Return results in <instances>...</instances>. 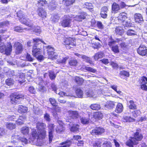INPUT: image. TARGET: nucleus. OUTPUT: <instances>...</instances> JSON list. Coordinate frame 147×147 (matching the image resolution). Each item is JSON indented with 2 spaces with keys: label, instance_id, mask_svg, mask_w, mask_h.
Listing matches in <instances>:
<instances>
[{
  "label": "nucleus",
  "instance_id": "f257e3e1",
  "mask_svg": "<svg viewBox=\"0 0 147 147\" xmlns=\"http://www.w3.org/2000/svg\"><path fill=\"white\" fill-rule=\"evenodd\" d=\"M143 136L141 133V129L138 128L134 133V137L130 138L126 142V145L131 147H133V145H136L138 143L139 141L142 140Z\"/></svg>",
  "mask_w": 147,
  "mask_h": 147
},
{
  "label": "nucleus",
  "instance_id": "f03ea898",
  "mask_svg": "<svg viewBox=\"0 0 147 147\" xmlns=\"http://www.w3.org/2000/svg\"><path fill=\"white\" fill-rule=\"evenodd\" d=\"M12 50V46L10 42L5 45L3 42H0V52L7 55H9Z\"/></svg>",
  "mask_w": 147,
  "mask_h": 147
},
{
  "label": "nucleus",
  "instance_id": "7ed1b4c3",
  "mask_svg": "<svg viewBox=\"0 0 147 147\" xmlns=\"http://www.w3.org/2000/svg\"><path fill=\"white\" fill-rule=\"evenodd\" d=\"M39 42H41L43 43L46 44V43L43 41L39 38H36L33 39V42L34 43L32 52L33 55L34 57L37 56V55L40 54V48H38V47L36 46L39 44Z\"/></svg>",
  "mask_w": 147,
  "mask_h": 147
},
{
  "label": "nucleus",
  "instance_id": "20e7f679",
  "mask_svg": "<svg viewBox=\"0 0 147 147\" xmlns=\"http://www.w3.org/2000/svg\"><path fill=\"white\" fill-rule=\"evenodd\" d=\"M36 128L40 132V135L42 137H45L46 131L45 128L46 125L44 123L37 122L36 123Z\"/></svg>",
  "mask_w": 147,
  "mask_h": 147
},
{
  "label": "nucleus",
  "instance_id": "39448f33",
  "mask_svg": "<svg viewBox=\"0 0 147 147\" xmlns=\"http://www.w3.org/2000/svg\"><path fill=\"white\" fill-rule=\"evenodd\" d=\"M39 131L38 130V132L35 129H32L31 134L32 138H29V142L32 144H34L35 141L38 138H44L45 137H42L40 135V132H39Z\"/></svg>",
  "mask_w": 147,
  "mask_h": 147
},
{
  "label": "nucleus",
  "instance_id": "423d86ee",
  "mask_svg": "<svg viewBox=\"0 0 147 147\" xmlns=\"http://www.w3.org/2000/svg\"><path fill=\"white\" fill-rule=\"evenodd\" d=\"M12 140L11 141V143L13 144H16L17 142L16 140H17L18 141H21V142H24L26 144L27 142V140L26 138L20 137L18 136L13 135L11 137Z\"/></svg>",
  "mask_w": 147,
  "mask_h": 147
},
{
  "label": "nucleus",
  "instance_id": "0eeeda50",
  "mask_svg": "<svg viewBox=\"0 0 147 147\" xmlns=\"http://www.w3.org/2000/svg\"><path fill=\"white\" fill-rule=\"evenodd\" d=\"M24 95L23 94H13L11 96V102L12 104L16 103L17 100L19 98H24Z\"/></svg>",
  "mask_w": 147,
  "mask_h": 147
},
{
  "label": "nucleus",
  "instance_id": "6e6552de",
  "mask_svg": "<svg viewBox=\"0 0 147 147\" xmlns=\"http://www.w3.org/2000/svg\"><path fill=\"white\" fill-rule=\"evenodd\" d=\"M64 45H67L70 48L73 46H75L76 45L75 39L74 38H67L64 41Z\"/></svg>",
  "mask_w": 147,
  "mask_h": 147
},
{
  "label": "nucleus",
  "instance_id": "1a4fd4ad",
  "mask_svg": "<svg viewBox=\"0 0 147 147\" xmlns=\"http://www.w3.org/2000/svg\"><path fill=\"white\" fill-rule=\"evenodd\" d=\"M66 121L69 123L67 124L71 127L70 128L71 131L73 132H76L78 131L79 127L78 125H74L73 123H71V120H69L67 119L66 120Z\"/></svg>",
  "mask_w": 147,
  "mask_h": 147
},
{
  "label": "nucleus",
  "instance_id": "9d476101",
  "mask_svg": "<svg viewBox=\"0 0 147 147\" xmlns=\"http://www.w3.org/2000/svg\"><path fill=\"white\" fill-rule=\"evenodd\" d=\"M14 47L15 48V53L16 54L20 53L23 51V46L19 42H18L14 43Z\"/></svg>",
  "mask_w": 147,
  "mask_h": 147
},
{
  "label": "nucleus",
  "instance_id": "9b49d317",
  "mask_svg": "<svg viewBox=\"0 0 147 147\" xmlns=\"http://www.w3.org/2000/svg\"><path fill=\"white\" fill-rule=\"evenodd\" d=\"M137 52L142 56L147 55V49L146 47L144 45H141L137 49Z\"/></svg>",
  "mask_w": 147,
  "mask_h": 147
},
{
  "label": "nucleus",
  "instance_id": "f8f14e48",
  "mask_svg": "<svg viewBox=\"0 0 147 147\" xmlns=\"http://www.w3.org/2000/svg\"><path fill=\"white\" fill-rule=\"evenodd\" d=\"M20 20L22 23L25 24L29 27H31L33 25V22L32 21L27 19L24 17L21 18Z\"/></svg>",
  "mask_w": 147,
  "mask_h": 147
},
{
  "label": "nucleus",
  "instance_id": "ddd939ff",
  "mask_svg": "<svg viewBox=\"0 0 147 147\" xmlns=\"http://www.w3.org/2000/svg\"><path fill=\"white\" fill-rule=\"evenodd\" d=\"M104 132V129L100 127L96 128L95 129H93L91 132L90 133L93 135H100Z\"/></svg>",
  "mask_w": 147,
  "mask_h": 147
},
{
  "label": "nucleus",
  "instance_id": "4468645a",
  "mask_svg": "<svg viewBox=\"0 0 147 147\" xmlns=\"http://www.w3.org/2000/svg\"><path fill=\"white\" fill-rule=\"evenodd\" d=\"M71 21V19L70 18H67L61 22V25L63 27H69L70 26Z\"/></svg>",
  "mask_w": 147,
  "mask_h": 147
},
{
  "label": "nucleus",
  "instance_id": "2eb2a0df",
  "mask_svg": "<svg viewBox=\"0 0 147 147\" xmlns=\"http://www.w3.org/2000/svg\"><path fill=\"white\" fill-rule=\"evenodd\" d=\"M108 11V9L107 7H102L101 9L100 15L101 17L104 18H106L107 16V13Z\"/></svg>",
  "mask_w": 147,
  "mask_h": 147
},
{
  "label": "nucleus",
  "instance_id": "dca6fc26",
  "mask_svg": "<svg viewBox=\"0 0 147 147\" xmlns=\"http://www.w3.org/2000/svg\"><path fill=\"white\" fill-rule=\"evenodd\" d=\"M30 29H28V30H32L33 32H34L35 34L37 35H38L40 34L42 32V30L40 27L37 26H33L30 27Z\"/></svg>",
  "mask_w": 147,
  "mask_h": 147
},
{
  "label": "nucleus",
  "instance_id": "f3484780",
  "mask_svg": "<svg viewBox=\"0 0 147 147\" xmlns=\"http://www.w3.org/2000/svg\"><path fill=\"white\" fill-rule=\"evenodd\" d=\"M67 113L69 117L73 119L78 118L80 117L78 113L76 111H68Z\"/></svg>",
  "mask_w": 147,
  "mask_h": 147
},
{
  "label": "nucleus",
  "instance_id": "a211bd4d",
  "mask_svg": "<svg viewBox=\"0 0 147 147\" xmlns=\"http://www.w3.org/2000/svg\"><path fill=\"white\" fill-rule=\"evenodd\" d=\"M37 12L39 16L42 18H44L46 17L47 13L44 9L38 8L37 10Z\"/></svg>",
  "mask_w": 147,
  "mask_h": 147
},
{
  "label": "nucleus",
  "instance_id": "6ab92c4d",
  "mask_svg": "<svg viewBox=\"0 0 147 147\" xmlns=\"http://www.w3.org/2000/svg\"><path fill=\"white\" fill-rule=\"evenodd\" d=\"M124 14L123 13H120L118 17V19L119 21L122 22V24L128 18H127L126 15Z\"/></svg>",
  "mask_w": 147,
  "mask_h": 147
},
{
  "label": "nucleus",
  "instance_id": "aec40b11",
  "mask_svg": "<svg viewBox=\"0 0 147 147\" xmlns=\"http://www.w3.org/2000/svg\"><path fill=\"white\" fill-rule=\"evenodd\" d=\"M104 54L102 52H98L95 54L94 56V59L95 60H97L104 57Z\"/></svg>",
  "mask_w": 147,
  "mask_h": 147
},
{
  "label": "nucleus",
  "instance_id": "412c9836",
  "mask_svg": "<svg viewBox=\"0 0 147 147\" xmlns=\"http://www.w3.org/2000/svg\"><path fill=\"white\" fill-rule=\"evenodd\" d=\"M123 107L122 104L121 103H118L116 107L115 111L118 113H121L123 110Z\"/></svg>",
  "mask_w": 147,
  "mask_h": 147
},
{
  "label": "nucleus",
  "instance_id": "4be33fe9",
  "mask_svg": "<svg viewBox=\"0 0 147 147\" xmlns=\"http://www.w3.org/2000/svg\"><path fill=\"white\" fill-rule=\"evenodd\" d=\"M135 20L136 22H139L143 20V18L142 15L139 13H136L134 16Z\"/></svg>",
  "mask_w": 147,
  "mask_h": 147
},
{
  "label": "nucleus",
  "instance_id": "5701e85b",
  "mask_svg": "<svg viewBox=\"0 0 147 147\" xmlns=\"http://www.w3.org/2000/svg\"><path fill=\"white\" fill-rule=\"evenodd\" d=\"M76 93L78 97L80 98L83 97V92L80 88L77 87L76 88Z\"/></svg>",
  "mask_w": 147,
  "mask_h": 147
},
{
  "label": "nucleus",
  "instance_id": "b1692460",
  "mask_svg": "<svg viewBox=\"0 0 147 147\" xmlns=\"http://www.w3.org/2000/svg\"><path fill=\"white\" fill-rule=\"evenodd\" d=\"M50 53V54L47 53L49 58L50 59L52 60H53L57 59L58 57V55L56 53L54 52V51Z\"/></svg>",
  "mask_w": 147,
  "mask_h": 147
},
{
  "label": "nucleus",
  "instance_id": "393cba45",
  "mask_svg": "<svg viewBox=\"0 0 147 147\" xmlns=\"http://www.w3.org/2000/svg\"><path fill=\"white\" fill-rule=\"evenodd\" d=\"M57 7V5L55 2L54 1H52L50 2L48 6L49 9L53 10L55 9Z\"/></svg>",
  "mask_w": 147,
  "mask_h": 147
},
{
  "label": "nucleus",
  "instance_id": "a878e982",
  "mask_svg": "<svg viewBox=\"0 0 147 147\" xmlns=\"http://www.w3.org/2000/svg\"><path fill=\"white\" fill-rule=\"evenodd\" d=\"M27 110V108L26 107L20 105L18 106V111L19 113H25Z\"/></svg>",
  "mask_w": 147,
  "mask_h": 147
},
{
  "label": "nucleus",
  "instance_id": "bb28decb",
  "mask_svg": "<svg viewBox=\"0 0 147 147\" xmlns=\"http://www.w3.org/2000/svg\"><path fill=\"white\" fill-rule=\"evenodd\" d=\"M25 74L23 73H21L19 76L18 81L20 84L24 82L25 80Z\"/></svg>",
  "mask_w": 147,
  "mask_h": 147
},
{
  "label": "nucleus",
  "instance_id": "cd10ccee",
  "mask_svg": "<svg viewBox=\"0 0 147 147\" xmlns=\"http://www.w3.org/2000/svg\"><path fill=\"white\" fill-rule=\"evenodd\" d=\"M62 4L66 6L72 5L74 2V0H63Z\"/></svg>",
  "mask_w": 147,
  "mask_h": 147
},
{
  "label": "nucleus",
  "instance_id": "c85d7f7f",
  "mask_svg": "<svg viewBox=\"0 0 147 147\" xmlns=\"http://www.w3.org/2000/svg\"><path fill=\"white\" fill-rule=\"evenodd\" d=\"M120 7L119 5L116 3H113L112 6V9L113 11H117L119 10Z\"/></svg>",
  "mask_w": 147,
  "mask_h": 147
},
{
  "label": "nucleus",
  "instance_id": "c756f323",
  "mask_svg": "<svg viewBox=\"0 0 147 147\" xmlns=\"http://www.w3.org/2000/svg\"><path fill=\"white\" fill-rule=\"evenodd\" d=\"M21 131L24 135H27L29 133V129L28 127H24L21 128Z\"/></svg>",
  "mask_w": 147,
  "mask_h": 147
},
{
  "label": "nucleus",
  "instance_id": "7c9ffc66",
  "mask_svg": "<svg viewBox=\"0 0 147 147\" xmlns=\"http://www.w3.org/2000/svg\"><path fill=\"white\" fill-rule=\"evenodd\" d=\"M115 104L113 101H110L108 102L107 104L105 105L106 107L109 109H111L115 107Z\"/></svg>",
  "mask_w": 147,
  "mask_h": 147
},
{
  "label": "nucleus",
  "instance_id": "2f4dec72",
  "mask_svg": "<svg viewBox=\"0 0 147 147\" xmlns=\"http://www.w3.org/2000/svg\"><path fill=\"white\" fill-rule=\"evenodd\" d=\"M90 107L92 110H98L100 109L101 107L99 104H93L90 106Z\"/></svg>",
  "mask_w": 147,
  "mask_h": 147
},
{
  "label": "nucleus",
  "instance_id": "473e14b6",
  "mask_svg": "<svg viewBox=\"0 0 147 147\" xmlns=\"http://www.w3.org/2000/svg\"><path fill=\"white\" fill-rule=\"evenodd\" d=\"M85 18V14H82L79 16H76L75 18V20L80 22L82 19H84Z\"/></svg>",
  "mask_w": 147,
  "mask_h": 147
},
{
  "label": "nucleus",
  "instance_id": "72a5a7b5",
  "mask_svg": "<svg viewBox=\"0 0 147 147\" xmlns=\"http://www.w3.org/2000/svg\"><path fill=\"white\" fill-rule=\"evenodd\" d=\"M94 117L96 119H100L102 118L103 115L100 112H96L94 114Z\"/></svg>",
  "mask_w": 147,
  "mask_h": 147
},
{
  "label": "nucleus",
  "instance_id": "f704fd0d",
  "mask_svg": "<svg viewBox=\"0 0 147 147\" xmlns=\"http://www.w3.org/2000/svg\"><path fill=\"white\" fill-rule=\"evenodd\" d=\"M123 121L124 122H133L135 121V119L130 117L125 116L123 117Z\"/></svg>",
  "mask_w": 147,
  "mask_h": 147
},
{
  "label": "nucleus",
  "instance_id": "c9c22d12",
  "mask_svg": "<svg viewBox=\"0 0 147 147\" xmlns=\"http://www.w3.org/2000/svg\"><path fill=\"white\" fill-rule=\"evenodd\" d=\"M123 25L125 27H130L131 26L132 24L131 23L130 20L128 18L122 23Z\"/></svg>",
  "mask_w": 147,
  "mask_h": 147
},
{
  "label": "nucleus",
  "instance_id": "e433bc0d",
  "mask_svg": "<svg viewBox=\"0 0 147 147\" xmlns=\"http://www.w3.org/2000/svg\"><path fill=\"white\" fill-rule=\"evenodd\" d=\"M74 80L75 82L79 85H82L84 82V80L82 78H80L78 77H75Z\"/></svg>",
  "mask_w": 147,
  "mask_h": 147
},
{
  "label": "nucleus",
  "instance_id": "4c0bfd02",
  "mask_svg": "<svg viewBox=\"0 0 147 147\" xmlns=\"http://www.w3.org/2000/svg\"><path fill=\"white\" fill-rule=\"evenodd\" d=\"M49 76L51 80L55 79L56 76V74H55L53 71L51 70L49 71Z\"/></svg>",
  "mask_w": 147,
  "mask_h": 147
},
{
  "label": "nucleus",
  "instance_id": "58836bf2",
  "mask_svg": "<svg viewBox=\"0 0 147 147\" xmlns=\"http://www.w3.org/2000/svg\"><path fill=\"white\" fill-rule=\"evenodd\" d=\"M43 139L41 138H38L35 141L37 142L36 144L37 145L41 146L44 144V142L42 140Z\"/></svg>",
  "mask_w": 147,
  "mask_h": 147
},
{
  "label": "nucleus",
  "instance_id": "ea45409f",
  "mask_svg": "<svg viewBox=\"0 0 147 147\" xmlns=\"http://www.w3.org/2000/svg\"><path fill=\"white\" fill-rule=\"evenodd\" d=\"M115 32L117 34L121 35L124 33L123 30L121 27H117L115 29Z\"/></svg>",
  "mask_w": 147,
  "mask_h": 147
},
{
  "label": "nucleus",
  "instance_id": "a19ab883",
  "mask_svg": "<svg viewBox=\"0 0 147 147\" xmlns=\"http://www.w3.org/2000/svg\"><path fill=\"white\" fill-rule=\"evenodd\" d=\"M86 94L87 97H96L95 93L92 91L90 90L87 92Z\"/></svg>",
  "mask_w": 147,
  "mask_h": 147
},
{
  "label": "nucleus",
  "instance_id": "79ce46f5",
  "mask_svg": "<svg viewBox=\"0 0 147 147\" xmlns=\"http://www.w3.org/2000/svg\"><path fill=\"white\" fill-rule=\"evenodd\" d=\"M111 50L115 53H118L119 52V47L117 45L112 46L111 47Z\"/></svg>",
  "mask_w": 147,
  "mask_h": 147
},
{
  "label": "nucleus",
  "instance_id": "37998d69",
  "mask_svg": "<svg viewBox=\"0 0 147 147\" xmlns=\"http://www.w3.org/2000/svg\"><path fill=\"white\" fill-rule=\"evenodd\" d=\"M129 109H136V107L134 104L133 100H131L129 101Z\"/></svg>",
  "mask_w": 147,
  "mask_h": 147
},
{
  "label": "nucleus",
  "instance_id": "c03bdc74",
  "mask_svg": "<svg viewBox=\"0 0 147 147\" xmlns=\"http://www.w3.org/2000/svg\"><path fill=\"white\" fill-rule=\"evenodd\" d=\"M6 127L11 130L14 129L16 127V125L13 123H7L6 124Z\"/></svg>",
  "mask_w": 147,
  "mask_h": 147
},
{
  "label": "nucleus",
  "instance_id": "a18cd8bd",
  "mask_svg": "<svg viewBox=\"0 0 147 147\" xmlns=\"http://www.w3.org/2000/svg\"><path fill=\"white\" fill-rule=\"evenodd\" d=\"M120 46L123 50H126L127 49L128 46L127 44L124 42H122L120 44Z\"/></svg>",
  "mask_w": 147,
  "mask_h": 147
},
{
  "label": "nucleus",
  "instance_id": "49530a36",
  "mask_svg": "<svg viewBox=\"0 0 147 147\" xmlns=\"http://www.w3.org/2000/svg\"><path fill=\"white\" fill-rule=\"evenodd\" d=\"M5 83L8 86H11L13 84L14 80L11 78H9L6 80Z\"/></svg>",
  "mask_w": 147,
  "mask_h": 147
},
{
  "label": "nucleus",
  "instance_id": "de8ad7c7",
  "mask_svg": "<svg viewBox=\"0 0 147 147\" xmlns=\"http://www.w3.org/2000/svg\"><path fill=\"white\" fill-rule=\"evenodd\" d=\"M82 58L84 60L86 61V62L90 64L92 63V61L90 60L89 57L84 55H82Z\"/></svg>",
  "mask_w": 147,
  "mask_h": 147
},
{
  "label": "nucleus",
  "instance_id": "09e8293b",
  "mask_svg": "<svg viewBox=\"0 0 147 147\" xmlns=\"http://www.w3.org/2000/svg\"><path fill=\"white\" fill-rule=\"evenodd\" d=\"M47 1L46 0H39L38 1V5L41 6H45L47 4Z\"/></svg>",
  "mask_w": 147,
  "mask_h": 147
},
{
  "label": "nucleus",
  "instance_id": "8fccbe9b",
  "mask_svg": "<svg viewBox=\"0 0 147 147\" xmlns=\"http://www.w3.org/2000/svg\"><path fill=\"white\" fill-rule=\"evenodd\" d=\"M46 48L47 49V53L50 54V52H53L55 51L54 48L52 47L51 46H48L47 47H46Z\"/></svg>",
  "mask_w": 147,
  "mask_h": 147
},
{
  "label": "nucleus",
  "instance_id": "3c124183",
  "mask_svg": "<svg viewBox=\"0 0 147 147\" xmlns=\"http://www.w3.org/2000/svg\"><path fill=\"white\" fill-rule=\"evenodd\" d=\"M81 121L82 123L83 124H88L89 122L88 119L85 117H82L81 118Z\"/></svg>",
  "mask_w": 147,
  "mask_h": 147
},
{
  "label": "nucleus",
  "instance_id": "603ef678",
  "mask_svg": "<svg viewBox=\"0 0 147 147\" xmlns=\"http://www.w3.org/2000/svg\"><path fill=\"white\" fill-rule=\"evenodd\" d=\"M22 117H20V118L17 120L16 121L17 124L19 125H20L24 123V121L22 120Z\"/></svg>",
  "mask_w": 147,
  "mask_h": 147
},
{
  "label": "nucleus",
  "instance_id": "864d4df0",
  "mask_svg": "<svg viewBox=\"0 0 147 147\" xmlns=\"http://www.w3.org/2000/svg\"><path fill=\"white\" fill-rule=\"evenodd\" d=\"M101 45L98 43H95L92 44V46L94 49H98L101 47Z\"/></svg>",
  "mask_w": 147,
  "mask_h": 147
},
{
  "label": "nucleus",
  "instance_id": "5fc2aeb1",
  "mask_svg": "<svg viewBox=\"0 0 147 147\" xmlns=\"http://www.w3.org/2000/svg\"><path fill=\"white\" fill-rule=\"evenodd\" d=\"M59 19V17L58 14H55L54 15L52 18V20L53 21L56 22L58 21Z\"/></svg>",
  "mask_w": 147,
  "mask_h": 147
},
{
  "label": "nucleus",
  "instance_id": "6e6d98bb",
  "mask_svg": "<svg viewBox=\"0 0 147 147\" xmlns=\"http://www.w3.org/2000/svg\"><path fill=\"white\" fill-rule=\"evenodd\" d=\"M77 63V62L76 60H71L69 62V64L71 66H76Z\"/></svg>",
  "mask_w": 147,
  "mask_h": 147
},
{
  "label": "nucleus",
  "instance_id": "4d7b16f0",
  "mask_svg": "<svg viewBox=\"0 0 147 147\" xmlns=\"http://www.w3.org/2000/svg\"><path fill=\"white\" fill-rule=\"evenodd\" d=\"M26 59L27 61H33L34 59L32 57L31 55L28 54L27 53L26 55Z\"/></svg>",
  "mask_w": 147,
  "mask_h": 147
},
{
  "label": "nucleus",
  "instance_id": "13d9d810",
  "mask_svg": "<svg viewBox=\"0 0 147 147\" xmlns=\"http://www.w3.org/2000/svg\"><path fill=\"white\" fill-rule=\"evenodd\" d=\"M51 104L53 106H55L57 104L56 101L55 99L53 98H50L49 99Z\"/></svg>",
  "mask_w": 147,
  "mask_h": 147
},
{
  "label": "nucleus",
  "instance_id": "bf43d9fd",
  "mask_svg": "<svg viewBox=\"0 0 147 147\" xmlns=\"http://www.w3.org/2000/svg\"><path fill=\"white\" fill-rule=\"evenodd\" d=\"M101 142L100 141L96 142L94 144V147H101Z\"/></svg>",
  "mask_w": 147,
  "mask_h": 147
},
{
  "label": "nucleus",
  "instance_id": "052dcab7",
  "mask_svg": "<svg viewBox=\"0 0 147 147\" xmlns=\"http://www.w3.org/2000/svg\"><path fill=\"white\" fill-rule=\"evenodd\" d=\"M44 118L45 119L48 121H50L51 120L49 114L47 113H46L44 115Z\"/></svg>",
  "mask_w": 147,
  "mask_h": 147
},
{
  "label": "nucleus",
  "instance_id": "680f3d73",
  "mask_svg": "<svg viewBox=\"0 0 147 147\" xmlns=\"http://www.w3.org/2000/svg\"><path fill=\"white\" fill-rule=\"evenodd\" d=\"M64 129L63 127V126H59L57 127L56 129V131L57 132H62L64 130Z\"/></svg>",
  "mask_w": 147,
  "mask_h": 147
},
{
  "label": "nucleus",
  "instance_id": "e2e57ef3",
  "mask_svg": "<svg viewBox=\"0 0 147 147\" xmlns=\"http://www.w3.org/2000/svg\"><path fill=\"white\" fill-rule=\"evenodd\" d=\"M120 74L121 75H124L125 76L128 77L129 76V73L125 70L121 71L120 73Z\"/></svg>",
  "mask_w": 147,
  "mask_h": 147
},
{
  "label": "nucleus",
  "instance_id": "0e129e2a",
  "mask_svg": "<svg viewBox=\"0 0 147 147\" xmlns=\"http://www.w3.org/2000/svg\"><path fill=\"white\" fill-rule=\"evenodd\" d=\"M141 84H146L147 83V78L143 76L141 79Z\"/></svg>",
  "mask_w": 147,
  "mask_h": 147
},
{
  "label": "nucleus",
  "instance_id": "69168bd1",
  "mask_svg": "<svg viewBox=\"0 0 147 147\" xmlns=\"http://www.w3.org/2000/svg\"><path fill=\"white\" fill-rule=\"evenodd\" d=\"M55 126L54 124L50 123L49 124L48 128L49 129V131L53 132L54 131V129Z\"/></svg>",
  "mask_w": 147,
  "mask_h": 147
},
{
  "label": "nucleus",
  "instance_id": "338daca9",
  "mask_svg": "<svg viewBox=\"0 0 147 147\" xmlns=\"http://www.w3.org/2000/svg\"><path fill=\"white\" fill-rule=\"evenodd\" d=\"M117 40H111L109 42L108 45L110 47H111L112 46H114L113 45L115 44Z\"/></svg>",
  "mask_w": 147,
  "mask_h": 147
},
{
  "label": "nucleus",
  "instance_id": "774afa93",
  "mask_svg": "<svg viewBox=\"0 0 147 147\" xmlns=\"http://www.w3.org/2000/svg\"><path fill=\"white\" fill-rule=\"evenodd\" d=\"M134 32L135 31L134 30L130 29L127 31V35L129 36L134 35H135Z\"/></svg>",
  "mask_w": 147,
  "mask_h": 147
}]
</instances>
